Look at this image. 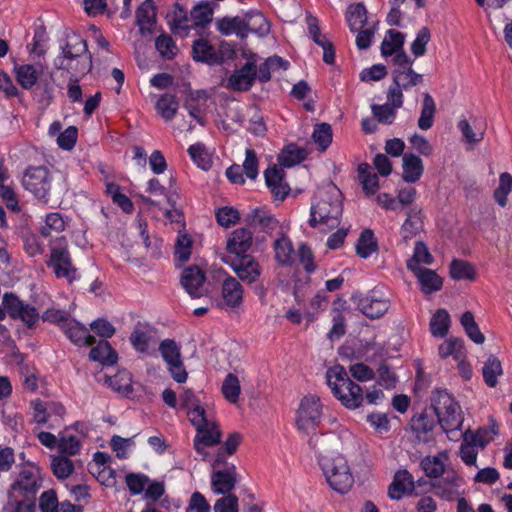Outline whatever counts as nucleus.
I'll use <instances>...</instances> for the list:
<instances>
[{"label":"nucleus","instance_id":"obj_32","mask_svg":"<svg viewBox=\"0 0 512 512\" xmlns=\"http://www.w3.org/2000/svg\"><path fill=\"white\" fill-rule=\"evenodd\" d=\"M346 21L352 32H356L367 23V9L362 2L351 4L346 11Z\"/></svg>","mask_w":512,"mask_h":512},{"label":"nucleus","instance_id":"obj_59","mask_svg":"<svg viewBox=\"0 0 512 512\" xmlns=\"http://www.w3.org/2000/svg\"><path fill=\"white\" fill-rule=\"evenodd\" d=\"M496 433L493 427L491 431L488 429H478L476 432L467 430L463 436L465 441H470L476 447L484 448L492 440L491 434Z\"/></svg>","mask_w":512,"mask_h":512},{"label":"nucleus","instance_id":"obj_9","mask_svg":"<svg viewBox=\"0 0 512 512\" xmlns=\"http://www.w3.org/2000/svg\"><path fill=\"white\" fill-rule=\"evenodd\" d=\"M213 473L211 475V488L214 494L227 495L232 494L238 482V473L236 466L227 463L224 460L223 453L217 452L212 461Z\"/></svg>","mask_w":512,"mask_h":512},{"label":"nucleus","instance_id":"obj_15","mask_svg":"<svg viewBox=\"0 0 512 512\" xmlns=\"http://www.w3.org/2000/svg\"><path fill=\"white\" fill-rule=\"evenodd\" d=\"M222 261L230 265L242 281L249 284L256 282L261 275L259 263L250 255H244L231 261L228 256H224Z\"/></svg>","mask_w":512,"mask_h":512},{"label":"nucleus","instance_id":"obj_22","mask_svg":"<svg viewBox=\"0 0 512 512\" xmlns=\"http://www.w3.org/2000/svg\"><path fill=\"white\" fill-rule=\"evenodd\" d=\"M265 182L276 199L284 200L290 192L284 181V172L277 166L269 167L264 172Z\"/></svg>","mask_w":512,"mask_h":512},{"label":"nucleus","instance_id":"obj_35","mask_svg":"<svg viewBox=\"0 0 512 512\" xmlns=\"http://www.w3.org/2000/svg\"><path fill=\"white\" fill-rule=\"evenodd\" d=\"M358 178L367 196L376 193L379 188V179L375 173H372L369 164L361 163L358 166Z\"/></svg>","mask_w":512,"mask_h":512},{"label":"nucleus","instance_id":"obj_54","mask_svg":"<svg viewBox=\"0 0 512 512\" xmlns=\"http://www.w3.org/2000/svg\"><path fill=\"white\" fill-rule=\"evenodd\" d=\"M155 46L160 55L167 60L173 59L178 52L175 41L168 34H161L155 40Z\"/></svg>","mask_w":512,"mask_h":512},{"label":"nucleus","instance_id":"obj_28","mask_svg":"<svg viewBox=\"0 0 512 512\" xmlns=\"http://www.w3.org/2000/svg\"><path fill=\"white\" fill-rule=\"evenodd\" d=\"M222 298L228 307L236 308L243 300V288L234 277L228 276L222 283Z\"/></svg>","mask_w":512,"mask_h":512},{"label":"nucleus","instance_id":"obj_64","mask_svg":"<svg viewBox=\"0 0 512 512\" xmlns=\"http://www.w3.org/2000/svg\"><path fill=\"white\" fill-rule=\"evenodd\" d=\"M214 512H239V499L235 494H227L216 500Z\"/></svg>","mask_w":512,"mask_h":512},{"label":"nucleus","instance_id":"obj_42","mask_svg":"<svg viewBox=\"0 0 512 512\" xmlns=\"http://www.w3.org/2000/svg\"><path fill=\"white\" fill-rule=\"evenodd\" d=\"M275 259L282 265L291 263L294 252L291 240L284 234H281L274 242Z\"/></svg>","mask_w":512,"mask_h":512},{"label":"nucleus","instance_id":"obj_21","mask_svg":"<svg viewBox=\"0 0 512 512\" xmlns=\"http://www.w3.org/2000/svg\"><path fill=\"white\" fill-rule=\"evenodd\" d=\"M405 42V34L390 29L386 32V35L381 43V55L383 57L393 56L392 63L396 65V59L400 55H407L403 49Z\"/></svg>","mask_w":512,"mask_h":512},{"label":"nucleus","instance_id":"obj_11","mask_svg":"<svg viewBox=\"0 0 512 512\" xmlns=\"http://www.w3.org/2000/svg\"><path fill=\"white\" fill-rule=\"evenodd\" d=\"M51 175L44 166L29 167L24 173L22 183L26 190L36 198L47 200L51 189Z\"/></svg>","mask_w":512,"mask_h":512},{"label":"nucleus","instance_id":"obj_41","mask_svg":"<svg viewBox=\"0 0 512 512\" xmlns=\"http://www.w3.org/2000/svg\"><path fill=\"white\" fill-rule=\"evenodd\" d=\"M501 361L494 355H490L485 361L482 374L487 386L495 387L498 383V376L502 375Z\"/></svg>","mask_w":512,"mask_h":512},{"label":"nucleus","instance_id":"obj_2","mask_svg":"<svg viewBox=\"0 0 512 512\" xmlns=\"http://www.w3.org/2000/svg\"><path fill=\"white\" fill-rule=\"evenodd\" d=\"M414 60L408 55H400L396 59V65L392 70V84L389 86L386 98L392 101L394 106L402 107L404 102L403 92H409L422 84L424 76L413 69Z\"/></svg>","mask_w":512,"mask_h":512},{"label":"nucleus","instance_id":"obj_50","mask_svg":"<svg viewBox=\"0 0 512 512\" xmlns=\"http://www.w3.org/2000/svg\"><path fill=\"white\" fill-rule=\"evenodd\" d=\"M213 19V7L209 2L195 6L191 11V20L194 26L205 27Z\"/></svg>","mask_w":512,"mask_h":512},{"label":"nucleus","instance_id":"obj_20","mask_svg":"<svg viewBox=\"0 0 512 512\" xmlns=\"http://www.w3.org/2000/svg\"><path fill=\"white\" fill-rule=\"evenodd\" d=\"M415 480L407 470H399L395 473L392 483L388 488V496L392 500H400L404 495L411 494L415 488Z\"/></svg>","mask_w":512,"mask_h":512},{"label":"nucleus","instance_id":"obj_27","mask_svg":"<svg viewBox=\"0 0 512 512\" xmlns=\"http://www.w3.org/2000/svg\"><path fill=\"white\" fill-rule=\"evenodd\" d=\"M156 21V9L152 0H145L136 11V24L142 35L152 33Z\"/></svg>","mask_w":512,"mask_h":512},{"label":"nucleus","instance_id":"obj_46","mask_svg":"<svg viewBox=\"0 0 512 512\" xmlns=\"http://www.w3.org/2000/svg\"><path fill=\"white\" fill-rule=\"evenodd\" d=\"M30 406L33 409V420L38 424H44L48 421L49 411L52 408H56V411L59 413L63 412L64 410L61 405H56L52 402H44L40 399L31 401Z\"/></svg>","mask_w":512,"mask_h":512},{"label":"nucleus","instance_id":"obj_39","mask_svg":"<svg viewBox=\"0 0 512 512\" xmlns=\"http://www.w3.org/2000/svg\"><path fill=\"white\" fill-rule=\"evenodd\" d=\"M435 112L436 104L433 97L429 93H424L421 114L418 119V127L421 130H428L433 126Z\"/></svg>","mask_w":512,"mask_h":512},{"label":"nucleus","instance_id":"obj_48","mask_svg":"<svg viewBox=\"0 0 512 512\" xmlns=\"http://www.w3.org/2000/svg\"><path fill=\"white\" fill-rule=\"evenodd\" d=\"M449 324V313L445 309H439L431 318L430 331L433 336L444 337L448 333Z\"/></svg>","mask_w":512,"mask_h":512},{"label":"nucleus","instance_id":"obj_33","mask_svg":"<svg viewBox=\"0 0 512 512\" xmlns=\"http://www.w3.org/2000/svg\"><path fill=\"white\" fill-rule=\"evenodd\" d=\"M412 272L420 282L423 292L430 294L441 289L442 279L437 275L435 271L422 268Z\"/></svg>","mask_w":512,"mask_h":512},{"label":"nucleus","instance_id":"obj_51","mask_svg":"<svg viewBox=\"0 0 512 512\" xmlns=\"http://www.w3.org/2000/svg\"><path fill=\"white\" fill-rule=\"evenodd\" d=\"M450 276L455 280H473L475 269L467 261L455 259L450 264Z\"/></svg>","mask_w":512,"mask_h":512},{"label":"nucleus","instance_id":"obj_25","mask_svg":"<svg viewBox=\"0 0 512 512\" xmlns=\"http://www.w3.org/2000/svg\"><path fill=\"white\" fill-rule=\"evenodd\" d=\"M252 246V233L246 228L234 230L227 240V251L242 257L250 250Z\"/></svg>","mask_w":512,"mask_h":512},{"label":"nucleus","instance_id":"obj_58","mask_svg":"<svg viewBox=\"0 0 512 512\" xmlns=\"http://www.w3.org/2000/svg\"><path fill=\"white\" fill-rule=\"evenodd\" d=\"M180 406L187 410V415L190 421H192V417L195 416L197 410L199 412L201 410H205L204 407L200 405V402L193 391L190 389L184 390L180 395Z\"/></svg>","mask_w":512,"mask_h":512},{"label":"nucleus","instance_id":"obj_16","mask_svg":"<svg viewBox=\"0 0 512 512\" xmlns=\"http://www.w3.org/2000/svg\"><path fill=\"white\" fill-rule=\"evenodd\" d=\"M352 300L357 304V308L371 319L383 316L389 309V301L384 298H376L373 295L354 294Z\"/></svg>","mask_w":512,"mask_h":512},{"label":"nucleus","instance_id":"obj_47","mask_svg":"<svg viewBox=\"0 0 512 512\" xmlns=\"http://www.w3.org/2000/svg\"><path fill=\"white\" fill-rule=\"evenodd\" d=\"M460 323L463 326L467 336L476 344H482L485 341V336L480 331L478 324L475 322L474 315L470 311H466L460 318Z\"/></svg>","mask_w":512,"mask_h":512},{"label":"nucleus","instance_id":"obj_29","mask_svg":"<svg viewBox=\"0 0 512 512\" xmlns=\"http://www.w3.org/2000/svg\"><path fill=\"white\" fill-rule=\"evenodd\" d=\"M403 180L407 183L417 182L424 171L423 162L421 158L415 154L407 153L402 158Z\"/></svg>","mask_w":512,"mask_h":512},{"label":"nucleus","instance_id":"obj_56","mask_svg":"<svg viewBox=\"0 0 512 512\" xmlns=\"http://www.w3.org/2000/svg\"><path fill=\"white\" fill-rule=\"evenodd\" d=\"M306 157L305 150L298 147H288L279 154L278 162L281 166L292 167L302 162Z\"/></svg>","mask_w":512,"mask_h":512},{"label":"nucleus","instance_id":"obj_30","mask_svg":"<svg viewBox=\"0 0 512 512\" xmlns=\"http://www.w3.org/2000/svg\"><path fill=\"white\" fill-rule=\"evenodd\" d=\"M244 31L248 33H254L259 36L268 34L270 30L269 22L266 20L263 14L257 11H250L244 17Z\"/></svg>","mask_w":512,"mask_h":512},{"label":"nucleus","instance_id":"obj_17","mask_svg":"<svg viewBox=\"0 0 512 512\" xmlns=\"http://www.w3.org/2000/svg\"><path fill=\"white\" fill-rule=\"evenodd\" d=\"M205 273L197 266L185 268L181 275V285L192 298L204 295Z\"/></svg>","mask_w":512,"mask_h":512},{"label":"nucleus","instance_id":"obj_8","mask_svg":"<svg viewBox=\"0 0 512 512\" xmlns=\"http://www.w3.org/2000/svg\"><path fill=\"white\" fill-rule=\"evenodd\" d=\"M190 422L196 428L197 432L194 440V448L196 452L205 459L207 452L204 447L218 444L221 439V431L217 424L209 419L205 410H201L200 412L197 410Z\"/></svg>","mask_w":512,"mask_h":512},{"label":"nucleus","instance_id":"obj_40","mask_svg":"<svg viewBox=\"0 0 512 512\" xmlns=\"http://www.w3.org/2000/svg\"><path fill=\"white\" fill-rule=\"evenodd\" d=\"M430 265L433 263V256L428 250L426 244L422 241H417L415 243L413 256L407 261V268L410 271H415L418 269H422L420 264Z\"/></svg>","mask_w":512,"mask_h":512},{"label":"nucleus","instance_id":"obj_60","mask_svg":"<svg viewBox=\"0 0 512 512\" xmlns=\"http://www.w3.org/2000/svg\"><path fill=\"white\" fill-rule=\"evenodd\" d=\"M313 139L322 151L326 150L332 142V129L327 123L316 125L313 132Z\"/></svg>","mask_w":512,"mask_h":512},{"label":"nucleus","instance_id":"obj_61","mask_svg":"<svg viewBox=\"0 0 512 512\" xmlns=\"http://www.w3.org/2000/svg\"><path fill=\"white\" fill-rule=\"evenodd\" d=\"M188 153L192 160L194 161V163H196L202 169L207 170L210 167L211 163L209 154L207 153L206 148L203 144L196 143L191 145L188 148Z\"/></svg>","mask_w":512,"mask_h":512},{"label":"nucleus","instance_id":"obj_31","mask_svg":"<svg viewBox=\"0 0 512 512\" xmlns=\"http://www.w3.org/2000/svg\"><path fill=\"white\" fill-rule=\"evenodd\" d=\"M89 358L102 365H114L117 363L118 354L108 341L102 340L91 349Z\"/></svg>","mask_w":512,"mask_h":512},{"label":"nucleus","instance_id":"obj_53","mask_svg":"<svg viewBox=\"0 0 512 512\" xmlns=\"http://www.w3.org/2000/svg\"><path fill=\"white\" fill-rule=\"evenodd\" d=\"M66 222L62 215L58 212H52L46 215L45 224L42 226L40 233L43 237H49L51 232L60 233L65 230Z\"/></svg>","mask_w":512,"mask_h":512},{"label":"nucleus","instance_id":"obj_24","mask_svg":"<svg viewBox=\"0 0 512 512\" xmlns=\"http://www.w3.org/2000/svg\"><path fill=\"white\" fill-rule=\"evenodd\" d=\"M411 430L416 439L422 443H429L434 440V428L436 426L432 417L425 413L414 416L411 419Z\"/></svg>","mask_w":512,"mask_h":512},{"label":"nucleus","instance_id":"obj_5","mask_svg":"<svg viewBox=\"0 0 512 512\" xmlns=\"http://www.w3.org/2000/svg\"><path fill=\"white\" fill-rule=\"evenodd\" d=\"M50 255L46 265L58 279H66L72 283L78 278L77 268L73 264L69 251V243L65 236L51 238L48 243Z\"/></svg>","mask_w":512,"mask_h":512},{"label":"nucleus","instance_id":"obj_62","mask_svg":"<svg viewBox=\"0 0 512 512\" xmlns=\"http://www.w3.org/2000/svg\"><path fill=\"white\" fill-rule=\"evenodd\" d=\"M192 250V241L188 235H179L175 244V259L181 263L189 260Z\"/></svg>","mask_w":512,"mask_h":512},{"label":"nucleus","instance_id":"obj_3","mask_svg":"<svg viewBox=\"0 0 512 512\" xmlns=\"http://www.w3.org/2000/svg\"><path fill=\"white\" fill-rule=\"evenodd\" d=\"M327 385L333 395L348 409L359 408L364 401L363 390L353 382L341 365H335L326 371Z\"/></svg>","mask_w":512,"mask_h":512},{"label":"nucleus","instance_id":"obj_13","mask_svg":"<svg viewBox=\"0 0 512 512\" xmlns=\"http://www.w3.org/2000/svg\"><path fill=\"white\" fill-rule=\"evenodd\" d=\"M2 303L12 319H20L28 328H32L38 323L40 318L38 310L29 304H25L15 294L5 293Z\"/></svg>","mask_w":512,"mask_h":512},{"label":"nucleus","instance_id":"obj_37","mask_svg":"<svg viewBox=\"0 0 512 512\" xmlns=\"http://www.w3.org/2000/svg\"><path fill=\"white\" fill-rule=\"evenodd\" d=\"M217 29L223 35L236 34L241 38L247 37V33L244 31V20L243 18L236 17H224L217 21Z\"/></svg>","mask_w":512,"mask_h":512},{"label":"nucleus","instance_id":"obj_6","mask_svg":"<svg viewBox=\"0 0 512 512\" xmlns=\"http://www.w3.org/2000/svg\"><path fill=\"white\" fill-rule=\"evenodd\" d=\"M431 406L438 423L446 433L460 429L463 423L460 405L445 389H435L431 396Z\"/></svg>","mask_w":512,"mask_h":512},{"label":"nucleus","instance_id":"obj_1","mask_svg":"<svg viewBox=\"0 0 512 512\" xmlns=\"http://www.w3.org/2000/svg\"><path fill=\"white\" fill-rule=\"evenodd\" d=\"M59 70H67L73 76L85 75L92 69V54L88 50L87 41L74 34L61 45V54L54 60Z\"/></svg>","mask_w":512,"mask_h":512},{"label":"nucleus","instance_id":"obj_18","mask_svg":"<svg viewBox=\"0 0 512 512\" xmlns=\"http://www.w3.org/2000/svg\"><path fill=\"white\" fill-rule=\"evenodd\" d=\"M444 474L445 476L442 479L432 483V488L437 496L452 500L458 495V488L462 485L463 479L452 468Z\"/></svg>","mask_w":512,"mask_h":512},{"label":"nucleus","instance_id":"obj_57","mask_svg":"<svg viewBox=\"0 0 512 512\" xmlns=\"http://www.w3.org/2000/svg\"><path fill=\"white\" fill-rule=\"evenodd\" d=\"M51 468L54 475L58 479H65L72 474L74 470V464L69 458L58 456L52 459Z\"/></svg>","mask_w":512,"mask_h":512},{"label":"nucleus","instance_id":"obj_14","mask_svg":"<svg viewBox=\"0 0 512 512\" xmlns=\"http://www.w3.org/2000/svg\"><path fill=\"white\" fill-rule=\"evenodd\" d=\"M256 80V55L247 57L246 63L228 78V86L234 91H248Z\"/></svg>","mask_w":512,"mask_h":512},{"label":"nucleus","instance_id":"obj_52","mask_svg":"<svg viewBox=\"0 0 512 512\" xmlns=\"http://www.w3.org/2000/svg\"><path fill=\"white\" fill-rule=\"evenodd\" d=\"M421 228L422 221L419 217V212L415 211L414 209L409 210L407 219L401 228L403 239H411L420 232Z\"/></svg>","mask_w":512,"mask_h":512},{"label":"nucleus","instance_id":"obj_38","mask_svg":"<svg viewBox=\"0 0 512 512\" xmlns=\"http://www.w3.org/2000/svg\"><path fill=\"white\" fill-rule=\"evenodd\" d=\"M400 107L394 106V103L392 101H388L385 104H372L371 105V111L373 114V117L376 119V121L380 124L384 125H391L397 115V109Z\"/></svg>","mask_w":512,"mask_h":512},{"label":"nucleus","instance_id":"obj_45","mask_svg":"<svg viewBox=\"0 0 512 512\" xmlns=\"http://www.w3.org/2000/svg\"><path fill=\"white\" fill-rule=\"evenodd\" d=\"M378 248L374 233L370 229L364 230L358 239L356 250L361 258L370 257Z\"/></svg>","mask_w":512,"mask_h":512},{"label":"nucleus","instance_id":"obj_44","mask_svg":"<svg viewBox=\"0 0 512 512\" xmlns=\"http://www.w3.org/2000/svg\"><path fill=\"white\" fill-rule=\"evenodd\" d=\"M439 355L441 358L453 356L454 359L461 361L465 357L464 341L461 338H450L439 346Z\"/></svg>","mask_w":512,"mask_h":512},{"label":"nucleus","instance_id":"obj_43","mask_svg":"<svg viewBox=\"0 0 512 512\" xmlns=\"http://www.w3.org/2000/svg\"><path fill=\"white\" fill-rule=\"evenodd\" d=\"M17 82L23 89H31L39 78V73L31 64H24L15 67Z\"/></svg>","mask_w":512,"mask_h":512},{"label":"nucleus","instance_id":"obj_26","mask_svg":"<svg viewBox=\"0 0 512 512\" xmlns=\"http://www.w3.org/2000/svg\"><path fill=\"white\" fill-rule=\"evenodd\" d=\"M62 330L71 342L79 346H92L96 339L90 335L88 329L75 320H69Z\"/></svg>","mask_w":512,"mask_h":512},{"label":"nucleus","instance_id":"obj_63","mask_svg":"<svg viewBox=\"0 0 512 512\" xmlns=\"http://www.w3.org/2000/svg\"><path fill=\"white\" fill-rule=\"evenodd\" d=\"M159 351L167 365L181 359L180 349L174 340H163L159 345Z\"/></svg>","mask_w":512,"mask_h":512},{"label":"nucleus","instance_id":"obj_34","mask_svg":"<svg viewBox=\"0 0 512 512\" xmlns=\"http://www.w3.org/2000/svg\"><path fill=\"white\" fill-rule=\"evenodd\" d=\"M179 108V102L173 94H163L156 102L155 109L157 113L165 120H172Z\"/></svg>","mask_w":512,"mask_h":512},{"label":"nucleus","instance_id":"obj_55","mask_svg":"<svg viewBox=\"0 0 512 512\" xmlns=\"http://www.w3.org/2000/svg\"><path fill=\"white\" fill-rule=\"evenodd\" d=\"M150 338L148 329L138 324L130 335V343L136 351L144 353L148 350Z\"/></svg>","mask_w":512,"mask_h":512},{"label":"nucleus","instance_id":"obj_49","mask_svg":"<svg viewBox=\"0 0 512 512\" xmlns=\"http://www.w3.org/2000/svg\"><path fill=\"white\" fill-rule=\"evenodd\" d=\"M221 391L228 402L232 404L237 403L241 392V386L238 377L233 373H229L223 381Z\"/></svg>","mask_w":512,"mask_h":512},{"label":"nucleus","instance_id":"obj_4","mask_svg":"<svg viewBox=\"0 0 512 512\" xmlns=\"http://www.w3.org/2000/svg\"><path fill=\"white\" fill-rule=\"evenodd\" d=\"M318 463L332 490L339 494H346L352 488L354 477L343 455H319Z\"/></svg>","mask_w":512,"mask_h":512},{"label":"nucleus","instance_id":"obj_12","mask_svg":"<svg viewBox=\"0 0 512 512\" xmlns=\"http://www.w3.org/2000/svg\"><path fill=\"white\" fill-rule=\"evenodd\" d=\"M321 416L322 405L320 399L315 395H307L301 400L297 410V427L306 432L312 430L320 423Z\"/></svg>","mask_w":512,"mask_h":512},{"label":"nucleus","instance_id":"obj_23","mask_svg":"<svg viewBox=\"0 0 512 512\" xmlns=\"http://www.w3.org/2000/svg\"><path fill=\"white\" fill-rule=\"evenodd\" d=\"M449 453L446 450L439 452L434 456H426L420 462V467L429 478L441 477L450 467H448Z\"/></svg>","mask_w":512,"mask_h":512},{"label":"nucleus","instance_id":"obj_36","mask_svg":"<svg viewBox=\"0 0 512 512\" xmlns=\"http://www.w3.org/2000/svg\"><path fill=\"white\" fill-rule=\"evenodd\" d=\"M193 59L198 62L215 63L218 56L214 47L206 39H198L192 46Z\"/></svg>","mask_w":512,"mask_h":512},{"label":"nucleus","instance_id":"obj_19","mask_svg":"<svg viewBox=\"0 0 512 512\" xmlns=\"http://www.w3.org/2000/svg\"><path fill=\"white\" fill-rule=\"evenodd\" d=\"M247 224L255 231L272 233L279 227V221L264 208H255L247 216Z\"/></svg>","mask_w":512,"mask_h":512},{"label":"nucleus","instance_id":"obj_7","mask_svg":"<svg viewBox=\"0 0 512 512\" xmlns=\"http://www.w3.org/2000/svg\"><path fill=\"white\" fill-rule=\"evenodd\" d=\"M342 214V203L339 199L333 198L328 193H321L317 201L311 206V227L324 225L327 228H335L340 223Z\"/></svg>","mask_w":512,"mask_h":512},{"label":"nucleus","instance_id":"obj_10","mask_svg":"<svg viewBox=\"0 0 512 512\" xmlns=\"http://www.w3.org/2000/svg\"><path fill=\"white\" fill-rule=\"evenodd\" d=\"M42 487V478L40 471L35 466L24 468L11 486L9 498H23L25 500H35L36 495Z\"/></svg>","mask_w":512,"mask_h":512}]
</instances>
